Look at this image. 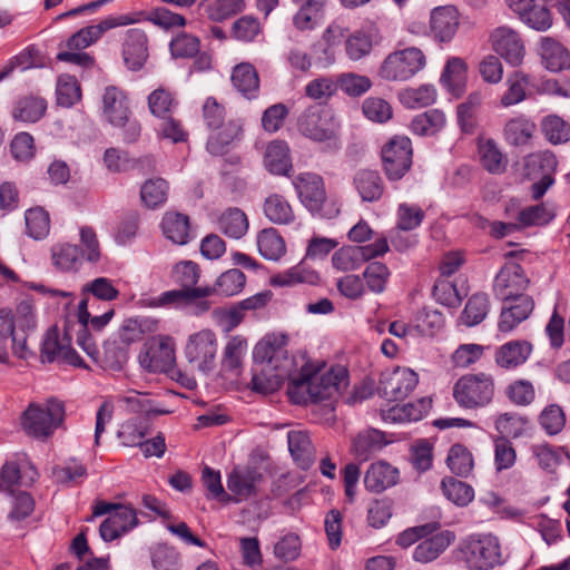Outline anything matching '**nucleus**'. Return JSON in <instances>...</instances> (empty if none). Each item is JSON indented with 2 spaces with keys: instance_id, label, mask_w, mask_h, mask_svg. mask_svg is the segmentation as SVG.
Listing matches in <instances>:
<instances>
[{
  "instance_id": "nucleus-10",
  "label": "nucleus",
  "mask_w": 570,
  "mask_h": 570,
  "mask_svg": "<svg viewBox=\"0 0 570 570\" xmlns=\"http://www.w3.org/2000/svg\"><path fill=\"white\" fill-rule=\"evenodd\" d=\"M383 168L389 179H401L412 165V144L405 136H394L382 148Z\"/></svg>"
},
{
  "instance_id": "nucleus-2",
  "label": "nucleus",
  "mask_w": 570,
  "mask_h": 570,
  "mask_svg": "<svg viewBox=\"0 0 570 570\" xmlns=\"http://www.w3.org/2000/svg\"><path fill=\"white\" fill-rule=\"evenodd\" d=\"M62 401L49 399L43 405L30 403L21 415L23 431L36 439L49 438L65 421Z\"/></svg>"
},
{
  "instance_id": "nucleus-22",
  "label": "nucleus",
  "mask_w": 570,
  "mask_h": 570,
  "mask_svg": "<svg viewBox=\"0 0 570 570\" xmlns=\"http://www.w3.org/2000/svg\"><path fill=\"white\" fill-rule=\"evenodd\" d=\"M248 342L242 335H233L226 342L220 361V371L224 375L237 379L244 368Z\"/></svg>"
},
{
  "instance_id": "nucleus-20",
  "label": "nucleus",
  "mask_w": 570,
  "mask_h": 570,
  "mask_svg": "<svg viewBox=\"0 0 570 570\" xmlns=\"http://www.w3.org/2000/svg\"><path fill=\"white\" fill-rule=\"evenodd\" d=\"M122 58L128 69L140 70L148 58V37L138 28L128 29L122 42Z\"/></svg>"
},
{
  "instance_id": "nucleus-60",
  "label": "nucleus",
  "mask_w": 570,
  "mask_h": 570,
  "mask_svg": "<svg viewBox=\"0 0 570 570\" xmlns=\"http://www.w3.org/2000/svg\"><path fill=\"white\" fill-rule=\"evenodd\" d=\"M216 282L218 295L229 297L243 291L246 284V276L240 269L232 268L222 273Z\"/></svg>"
},
{
  "instance_id": "nucleus-6",
  "label": "nucleus",
  "mask_w": 570,
  "mask_h": 570,
  "mask_svg": "<svg viewBox=\"0 0 570 570\" xmlns=\"http://www.w3.org/2000/svg\"><path fill=\"white\" fill-rule=\"evenodd\" d=\"M425 65L423 51L409 47L387 55L379 69V76L386 81H406L423 70Z\"/></svg>"
},
{
  "instance_id": "nucleus-5",
  "label": "nucleus",
  "mask_w": 570,
  "mask_h": 570,
  "mask_svg": "<svg viewBox=\"0 0 570 570\" xmlns=\"http://www.w3.org/2000/svg\"><path fill=\"white\" fill-rule=\"evenodd\" d=\"M295 188L302 204L314 215L333 218L340 208L327 198L323 178L314 173H302L295 179Z\"/></svg>"
},
{
  "instance_id": "nucleus-52",
  "label": "nucleus",
  "mask_w": 570,
  "mask_h": 570,
  "mask_svg": "<svg viewBox=\"0 0 570 570\" xmlns=\"http://www.w3.org/2000/svg\"><path fill=\"white\" fill-rule=\"evenodd\" d=\"M27 234L33 239H42L50 230L49 214L41 207L30 208L26 212Z\"/></svg>"
},
{
  "instance_id": "nucleus-17",
  "label": "nucleus",
  "mask_w": 570,
  "mask_h": 570,
  "mask_svg": "<svg viewBox=\"0 0 570 570\" xmlns=\"http://www.w3.org/2000/svg\"><path fill=\"white\" fill-rule=\"evenodd\" d=\"M509 8L520 20L537 31H546L552 26V17L544 3L537 0H507Z\"/></svg>"
},
{
  "instance_id": "nucleus-54",
  "label": "nucleus",
  "mask_w": 570,
  "mask_h": 570,
  "mask_svg": "<svg viewBox=\"0 0 570 570\" xmlns=\"http://www.w3.org/2000/svg\"><path fill=\"white\" fill-rule=\"evenodd\" d=\"M441 488L443 494L456 505L464 507L469 504L474 497L472 487L454 478L443 479Z\"/></svg>"
},
{
  "instance_id": "nucleus-29",
  "label": "nucleus",
  "mask_w": 570,
  "mask_h": 570,
  "mask_svg": "<svg viewBox=\"0 0 570 570\" xmlns=\"http://www.w3.org/2000/svg\"><path fill=\"white\" fill-rule=\"evenodd\" d=\"M452 531L445 530L421 541L413 551V559L421 563L435 560L454 541Z\"/></svg>"
},
{
  "instance_id": "nucleus-9",
  "label": "nucleus",
  "mask_w": 570,
  "mask_h": 570,
  "mask_svg": "<svg viewBox=\"0 0 570 570\" xmlns=\"http://www.w3.org/2000/svg\"><path fill=\"white\" fill-rule=\"evenodd\" d=\"M175 345L169 336L149 338L139 354V363L149 372L167 373L175 365Z\"/></svg>"
},
{
  "instance_id": "nucleus-58",
  "label": "nucleus",
  "mask_w": 570,
  "mask_h": 570,
  "mask_svg": "<svg viewBox=\"0 0 570 570\" xmlns=\"http://www.w3.org/2000/svg\"><path fill=\"white\" fill-rule=\"evenodd\" d=\"M245 0H214L206 7L212 21L220 22L245 10Z\"/></svg>"
},
{
  "instance_id": "nucleus-36",
  "label": "nucleus",
  "mask_w": 570,
  "mask_h": 570,
  "mask_svg": "<svg viewBox=\"0 0 570 570\" xmlns=\"http://www.w3.org/2000/svg\"><path fill=\"white\" fill-rule=\"evenodd\" d=\"M431 406L432 400L422 397L416 403L392 406L383 412V419L391 422L419 421L429 412Z\"/></svg>"
},
{
  "instance_id": "nucleus-51",
  "label": "nucleus",
  "mask_w": 570,
  "mask_h": 570,
  "mask_svg": "<svg viewBox=\"0 0 570 570\" xmlns=\"http://www.w3.org/2000/svg\"><path fill=\"white\" fill-rule=\"evenodd\" d=\"M168 183L163 178L146 180L140 189L142 203L148 208H156L166 203L168 197Z\"/></svg>"
},
{
  "instance_id": "nucleus-1",
  "label": "nucleus",
  "mask_w": 570,
  "mask_h": 570,
  "mask_svg": "<svg viewBox=\"0 0 570 570\" xmlns=\"http://www.w3.org/2000/svg\"><path fill=\"white\" fill-rule=\"evenodd\" d=\"M288 336L269 333L254 347L255 367L249 387L257 393L269 394L277 391L285 380H289L287 393L296 403H316L333 400L347 386V371L342 366L332 367L320 374L312 365L305 364L295 374V358L288 353Z\"/></svg>"
},
{
  "instance_id": "nucleus-45",
  "label": "nucleus",
  "mask_w": 570,
  "mask_h": 570,
  "mask_svg": "<svg viewBox=\"0 0 570 570\" xmlns=\"http://www.w3.org/2000/svg\"><path fill=\"white\" fill-rule=\"evenodd\" d=\"M47 102L40 97H23L19 99L13 108L14 120L23 122H36L45 115Z\"/></svg>"
},
{
  "instance_id": "nucleus-7",
  "label": "nucleus",
  "mask_w": 570,
  "mask_h": 570,
  "mask_svg": "<svg viewBox=\"0 0 570 570\" xmlns=\"http://www.w3.org/2000/svg\"><path fill=\"white\" fill-rule=\"evenodd\" d=\"M298 131L306 138L323 142L335 141L338 124L331 112L321 106H309L297 120Z\"/></svg>"
},
{
  "instance_id": "nucleus-32",
  "label": "nucleus",
  "mask_w": 570,
  "mask_h": 570,
  "mask_svg": "<svg viewBox=\"0 0 570 570\" xmlns=\"http://www.w3.org/2000/svg\"><path fill=\"white\" fill-rule=\"evenodd\" d=\"M232 83L247 99L256 98L259 91V77L255 67L249 62H240L233 69Z\"/></svg>"
},
{
  "instance_id": "nucleus-34",
  "label": "nucleus",
  "mask_w": 570,
  "mask_h": 570,
  "mask_svg": "<svg viewBox=\"0 0 570 570\" xmlns=\"http://www.w3.org/2000/svg\"><path fill=\"white\" fill-rule=\"evenodd\" d=\"M161 230L166 238L177 245H185L190 239V222L185 214L167 212L161 219Z\"/></svg>"
},
{
  "instance_id": "nucleus-41",
  "label": "nucleus",
  "mask_w": 570,
  "mask_h": 570,
  "mask_svg": "<svg viewBox=\"0 0 570 570\" xmlns=\"http://www.w3.org/2000/svg\"><path fill=\"white\" fill-rule=\"evenodd\" d=\"M265 216L274 224L288 225L295 220V214L287 199L278 194H273L265 199Z\"/></svg>"
},
{
  "instance_id": "nucleus-3",
  "label": "nucleus",
  "mask_w": 570,
  "mask_h": 570,
  "mask_svg": "<svg viewBox=\"0 0 570 570\" xmlns=\"http://www.w3.org/2000/svg\"><path fill=\"white\" fill-rule=\"evenodd\" d=\"M458 558L471 570H490L501 563L499 539L492 534H472L456 549Z\"/></svg>"
},
{
  "instance_id": "nucleus-57",
  "label": "nucleus",
  "mask_w": 570,
  "mask_h": 570,
  "mask_svg": "<svg viewBox=\"0 0 570 570\" xmlns=\"http://www.w3.org/2000/svg\"><path fill=\"white\" fill-rule=\"evenodd\" d=\"M174 58H194L200 51V40L194 35L179 32L169 43Z\"/></svg>"
},
{
  "instance_id": "nucleus-12",
  "label": "nucleus",
  "mask_w": 570,
  "mask_h": 570,
  "mask_svg": "<svg viewBox=\"0 0 570 570\" xmlns=\"http://www.w3.org/2000/svg\"><path fill=\"white\" fill-rule=\"evenodd\" d=\"M417 383L419 376L413 370L397 366L382 372L377 393L387 401H402Z\"/></svg>"
},
{
  "instance_id": "nucleus-64",
  "label": "nucleus",
  "mask_w": 570,
  "mask_h": 570,
  "mask_svg": "<svg viewBox=\"0 0 570 570\" xmlns=\"http://www.w3.org/2000/svg\"><path fill=\"white\" fill-rule=\"evenodd\" d=\"M179 553L171 547L160 544L151 553V562L156 570H179Z\"/></svg>"
},
{
  "instance_id": "nucleus-25",
  "label": "nucleus",
  "mask_w": 570,
  "mask_h": 570,
  "mask_svg": "<svg viewBox=\"0 0 570 570\" xmlns=\"http://www.w3.org/2000/svg\"><path fill=\"white\" fill-rule=\"evenodd\" d=\"M535 130V122L528 116L519 114L505 121L502 135L508 145L522 147L530 144Z\"/></svg>"
},
{
  "instance_id": "nucleus-39",
  "label": "nucleus",
  "mask_w": 570,
  "mask_h": 570,
  "mask_svg": "<svg viewBox=\"0 0 570 570\" xmlns=\"http://www.w3.org/2000/svg\"><path fill=\"white\" fill-rule=\"evenodd\" d=\"M46 66L45 57L35 46L23 49L18 55L10 58L1 71L8 78L13 71H26L32 68H42Z\"/></svg>"
},
{
  "instance_id": "nucleus-19",
  "label": "nucleus",
  "mask_w": 570,
  "mask_h": 570,
  "mask_svg": "<svg viewBox=\"0 0 570 570\" xmlns=\"http://www.w3.org/2000/svg\"><path fill=\"white\" fill-rule=\"evenodd\" d=\"M498 330L501 333L512 332L520 323L525 321L534 308V301L529 295H521L503 301Z\"/></svg>"
},
{
  "instance_id": "nucleus-16",
  "label": "nucleus",
  "mask_w": 570,
  "mask_h": 570,
  "mask_svg": "<svg viewBox=\"0 0 570 570\" xmlns=\"http://www.w3.org/2000/svg\"><path fill=\"white\" fill-rule=\"evenodd\" d=\"M493 50L511 66H519L523 61L524 45L520 35L509 28L499 27L491 33Z\"/></svg>"
},
{
  "instance_id": "nucleus-18",
  "label": "nucleus",
  "mask_w": 570,
  "mask_h": 570,
  "mask_svg": "<svg viewBox=\"0 0 570 570\" xmlns=\"http://www.w3.org/2000/svg\"><path fill=\"white\" fill-rule=\"evenodd\" d=\"M210 131L206 149L213 156H223L240 140L243 122L239 119H228L225 124Z\"/></svg>"
},
{
  "instance_id": "nucleus-61",
  "label": "nucleus",
  "mask_w": 570,
  "mask_h": 570,
  "mask_svg": "<svg viewBox=\"0 0 570 570\" xmlns=\"http://www.w3.org/2000/svg\"><path fill=\"white\" fill-rule=\"evenodd\" d=\"M337 89L340 88L351 97H358L370 90L372 81L368 77L353 72L342 73L337 78Z\"/></svg>"
},
{
  "instance_id": "nucleus-42",
  "label": "nucleus",
  "mask_w": 570,
  "mask_h": 570,
  "mask_svg": "<svg viewBox=\"0 0 570 570\" xmlns=\"http://www.w3.org/2000/svg\"><path fill=\"white\" fill-rule=\"evenodd\" d=\"M530 82L529 76L522 71H513L507 78V91L501 96L500 105L504 108L518 105L527 98L525 89Z\"/></svg>"
},
{
  "instance_id": "nucleus-48",
  "label": "nucleus",
  "mask_w": 570,
  "mask_h": 570,
  "mask_svg": "<svg viewBox=\"0 0 570 570\" xmlns=\"http://www.w3.org/2000/svg\"><path fill=\"white\" fill-rule=\"evenodd\" d=\"M490 311V299L485 293H475L466 302L460 316L462 323L466 326L480 324Z\"/></svg>"
},
{
  "instance_id": "nucleus-21",
  "label": "nucleus",
  "mask_w": 570,
  "mask_h": 570,
  "mask_svg": "<svg viewBox=\"0 0 570 570\" xmlns=\"http://www.w3.org/2000/svg\"><path fill=\"white\" fill-rule=\"evenodd\" d=\"M138 524L136 510L119 504L117 509L100 524L99 533L104 541L118 539Z\"/></svg>"
},
{
  "instance_id": "nucleus-56",
  "label": "nucleus",
  "mask_w": 570,
  "mask_h": 570,
  "mask_svg": "<svg viewBox=\"0 0 570 570\" xmlns=\"http://www.w3.org/2000/svg\"><path fill=\"white\" fill-rule=\"evenodd\" d=\"M446 463L450 470L460 476H468L474 465L472 454L461 444H454L451 446L446 458Z\"/></svg>"
},
{
  "instance_id": "nucleus-44",
  "label": "nucleus",
  "mask_w": 570,
  "mask_h": 570,
  "mask_svg": "<svg viewBox=\"0 0 570 570\" xmlns=\"http://www.w3.org/2000/svg\"><path fill=\"white\" fill-rule=\"evenodd\" d=\"M386 443L383 432L379 430H367L360 433L353 440L352 451L357 458L367 460L372 453L380 451Z\"/></svg>"
},
{
  "instance_id": "nucleus-28",
  "label": "nucleus",
  "mask_w": 570,
  "mask_h": 570,
  "mask_svg": "<svg viewBox=\"0 0 570 570\" xmlns=\"http://www.w3.org/2000/svg\"><path fill=\"white\" fill-rule=\"evenodd\" d=\"M399 470L387 462L377 461L372 463L364 475L366 490L375 493L383 492L397 483Z\"/></svg>"
},
{
  "instance_id": "nucleus-26",
  "label": "nucleus",
  "mask_w": 570,
  "mask_h": 570,
  "mask_svg": "<svg viewBox=\"0 0 570 570\" xmlns=\"http://www.w3.org/2000/svg\"><path fill=\"white\" fill-rule=\"evenodd\" d=\"M532 350V344L525 340L507 342L495 351V363L505 370L517 368L528 361Z\"/></svg>"
},
{
  "instance_id": "nucleus-47",
  "label": "nucleus",
  "mask_w": 570,
  "mask_h": 570,
  "mask_svg": "<svg viewBox=\"0 0 570 570\" xmlns=\"http://www.w3.org/2000/svg\"><path fill=\"white\" fill-rule=\"evenodd\" d=\"M445 125V116L439 109H430L417 116L411 121V130L419 136H433Z\"/></svg>"
},
{
  "instance_id": "nucleus-4",
  "label": "nucleus",
  "mask_w": 570,
  "mask_h": 570,
  "mask_svg": "<svg viewBox=\"0 0 570 570\" xmlns=\"http://www.w3.org/2000/svg\"><path fill=\"white\" fill-rule=\"evenodd\" d=\"M495 393L492 375L465 374L453 386V397L464 409H478L490 404Z\"/></svg>"
},
{
  "instance_id": "nucleus-49",
  "label": "nucleus",
  "mask_w": 570,
  "mask_h": 570,
  "mask_svg": "<svg viewBox=\"0 0 570 570\" xmlns=\"http://www.w3.org/2000/svg\"><path fill=\"white\" fill-rule=\"evenodd\" d=\"M466 65L458 57L448 60L441 76V80L448 89L456 97H460L464 90Z\"/></svg>"
},
{
  "instance_id": "nucleus-13",
  "label": "nucleus",
  "mask_w": 570,
  "mask_h": 570,
  "mask_svg": "<svg viewBox=\"0 0 570 570\" xmlns=\"http://www.w3.org/2000/svg\"><path fill=\"white\" fill-rule=\"evenodd\" d=\"M41 361L52 363L61 361L70 365L82 366V360L77 352L71 347V335L66 328L60 336L58 327H50L43 338L41 345Z\"/></svg>"
},
{
  "instance_id": "nucleus-37",
  "label": "nucleus",
  "mask_w": 570,
  "mask_h": 570,
  "mask_svg": "<svg viewBox=\"0 0 570 570\" xmlns=\"http://www.w3.org/2000/svg\"><path fill=\"white\" fill-rule=\"evenodd\" d=\"M261 479L262 474L255 469L234 470L228 476L227 487L240 500L247 499L255 492Z\"/></svg>"
},
{
  "instance_id": "nucleus-23",
  "label": "nucleus",
  "mask_w": 570,
  "mask_h": 570,
  "mask_svg": "<svg viewBox=\"0 0 570 570\" xmlns=\"http://www.w3.org/2000/svg\"><path fill=\"white\" fill-rule=\"evenodd\" d=\"M101 102L104 117L110 125L122 124L131 114L127 94L119 87H106Z\"/></svg>"
},
{
  "instance_id": "nucleus-62",
  "label": "nucleus",
  "mask_w": 570,
  "mask_h": 570,
  "mask_svg": "<svg viewBox=\"0 0 570 570\" xmlns=\"http://www.w3.org/2000/svg\"><path fill=\"white\" fill-rule=\"evenodd\" d=\"M508 399L515 405H530L535 399L533 384L528 380H515L511 382L505 390Z\"/></svg>"
},
{
  "instance_id": "nucleus-40",
  "label": "nucleus",
  "mask_w": 570,
  "mask_h": 570,
  "mask_svg": "<svg viewBox=\"0 0 570 570\" xmlns=\"http://www.w3.org/2000/svg\"><path fill=\"white\" fill-rule=\"evenodd\" d=\"M53 266L61 272H76L81 266V254L77 245L63 243L51 247Z\"/></svg>"
},
{
  "instance_id": "nucleus-63",
  "label": "nucleus",
  "mask_w": 570,
  "mask_h": 570,
  "mask_svg": "<svg viewBox=\"0 0 570 570\" xmlns=\"http://www.w3.org/2000/svg\"><path fill=\"white\" fill-rule=\"evenodd\" d=\"M432 294L436 302L448 307H458L462 301L455 284L444 277L436 279Z\"/></svg>"
},
{
  "instance_id": "nucleus-35",
  "label": "nucleus",
  "mask_w": 570,
  "mask_h": 570,
  "mask_svg": "<svg viewBox=\"0 0 570 570\" xmlns=\"http://www.w3.org/2000/svg\"><path fill=\"white\" fill-rule=\"evenodd\" d=\"M353 184L363 202H376L384 191L383 179L376 170H358L354 176Z\"/></svg>"
},
{
  "instance_id": "nucleus-15",
  "label": "nucleus",
  "mask_w": 570,
  "mask_h": 570,
  "mask_svg": "<svg viewBox=\"0 0 570 570\" xmlns=\"http://www.w3.org/2000/svg\"><path fill=\"white\" fill-rule=\"evenodd\" d=\"M11 342L12 352L19 358H28L32 353L27 345V336L14 330V321L9 309H0V363L9 360L8 345Z\"/></svg>"
},
{
  "instance_id": "nucleus-55",
  "label": "nucleus",
  "mask_w": 570,
  "mask_h": 570,
  "mask_svg": "<svg viewBox=\"0 0 570 570\" xmlns=\"http://www.w3.org/2000/svg\"><path fill=\"white\" fill-rule=\"evenodd\" d=\"M57 102L62 107H71L81 98V89L77 79L70 75H62L57 81Z\"/></svg>"
},
{
  "instance_id": "nucleus-27",
  "label": "nucleus",
  "mask_w": 570,
  "mask_h": 570,
  "mask_svg": "<svg viewBox=\"0 0 570 570\" xmlns=\"http://www.w3.org/2000/svg\"><path fill=\"white\" fill-rule=\"evenodd\" d=\"M539 55L543 66L558 72L570 68V52L558 40L551 37H543L540 40Z\"/></svg>"
},
{
  "instance_id": "nucleus-14",
  "label": "nucleus",
  "mask_w": 570,
  "mask_h": 570,
  "mask_svg": "<svg viewBox=\"0 0 570 570\" xmlns=\"http://www.w3.org/2000/svg\"><path fill=\"white\" fill-rule=\"evenodd\" d=\"M530 279L524 269L517 263H505L494 278L493 293L501 301L524 295Z\"/></svg>"
},
{
  "instance_id": "nucleus-43",
  "label": "nucleus",
  "mask_w": 570,
  "mask_h": 570,
  "mask_svg": "<svg viewBox=\"0 0 570 570\" xmlns=\"http://www.w3.org/2000/svg\"><path fill=\"white\" fill-rule=\"evenodd\" d=\"M257 247L263 257L271 261L279 259L286 252L283 237L275 228H265L257 236Z\"/></svg>"
},
{
  "instance_id": "nucleus-33",
  "label": "nucleus",
  "mask_w": 570,
  "mask_h": 570,
  "mask_svg": "<svg viewBox=\"0 0 570 570\" xmlns=\"http://www.w3.org/2000/svg\"><path fill=\"white\" fill-rule=\"evenodd\" d=\"M264 165L274 175L287 176L292 170L289 148L283 140L271 141L265 150Z\"/></svg>"
},
{
  "instance_id": "nucleus-31",
  "label": "nucleus",
  "mask_w": 570,
  "mask_h": 570,
  "mask_svg": "<svg viewBox=\"0 0 570 570\" xmlns=\"http://www.w3.org/2000/svg\"><path fill=\"white\" fill-rule=\"evenodd\" d=\"M478 155L481 166L490 174L500 175L507 170L508 158L492 138L478 140Z\"/></svg>"
},
{
  "instance_id": "nucleus-59",
  "label": "nucleus",
  "mask_w": 570,
  "mask_h": 570,
  "mask_svg": "<svg viewBox=\"0 0 570 570\" xmlns=\"http://www.w3.org/2000/svg\"><path fill=\"white\" fill-rule=\"evenodd\" d=\"M539 424L549 435L559 434L566 425V413L558 404L547 405L539 415Z\"/></svg>"
},
{
  "instance_id": "nucleus-53",
  "label": "nucleus",
  "mask_w": 570,
  "mask_h": 570,
  "mask_svg": "<svg viewBox=\"0 0 570 570\" xmlns=\"http://www.w3.org/2000/svg\"><path fill=\"white\" fill-rule=\"evenodd\" d=\"M556 216V212L548 204H539L523 208L518 216V222L523 227L542 226L549 224Z\"/></svg>"
},
{
  "instance_id": "nucleus-8",
  "label": "nucleus",
  "mask_w": 570,
  "mask_h": 570,
  "mask_svg": "<svg viewBox=\"0 0 570 570\" xmlns=\"http://www.w3.org/2000/svg\"><path fill=\"white\" fill-rule=\"evenodd\" d=\"M216 352L217 336L209 328L191 334L185 346L187 361L203 373H208L215 367Z\"/></svg>"
},
{
  "instance_id": "nucleus-30",
  "label": "nucleus",
  "mask_w": 570,
  "mask_h": 570,
  "mask_svg": "<svg viewBox=\"0 0 570 570\" xmlns=\"http://www.w3.org/2000/svg\"><path fill=\"white\" fill-rule=\"evenodd\" d=\"M288 450L295 463L303 470H308L315 461V449L305 431L287 433Z\"/></svg>"
},
{
  "instance_id": "nucleus-46",
  "label": "nucleus",
  "mask_w": 570,
  "mask_h": 570,
  "mask_svg": "<svg viewBox=\"0 0 570 570\" xmlns=\"http://www.w3.org/2000/svg\"><path fill=\"white\" fill-rule=\"evenodd\" d=\"M540 127L544 138L552 145L570 140V124L556 114L543 117Z\"/></svg>"
},
{
  "instance_id": "nucleus-11",
  "label": "nucleus",
  "mask_w": 570,
  "mask_h": 570,
  "mask_svg": "<svg viewBox=\"0 0 570 570\" xmlns=\"http://www.w3.org/2000/svg\"><path fill=\"white\" fill-rule=\"evenodd\" d=\"M145 16L144 12H136L131 14H119L116 17H107L98 24L85 27L73 33L67 41V47L70 50H81L95 43L101 36L116 27L128 26L137 23Z\"/></svg>"
},
{
  "instance_id": "nucleus-50",
  "label": "nucleus",
  "mask_w": 570,
  "mask_h": 570,
  "mask_svg": "<svg viewBox=\"0 0 570 570\" xmlns=\"http://www.w3.org/2000/svg\"><path fill=\"white\" fill-rule=\"evenodd\" d=\"M400 100L407 108H423L435 102L436 89L432 85L407 88L400 94Z\"/></svg>"
},
{
  "instance_id": "nucleus-38",
  "label": "nucleus",
  "mask_w": 570,
  "mask_h": 570,
  "mask_svg": "<svg viewBox=\"0 0 570 570\" xmlns=\"http://www.w3.org/2000/svg\"><path fill=\"white\" fill-rule=\"evenodd\" d=\"M248 226L246 214L237 207L226 209L218 218L219 230L234 239L242 238L247 233Z\"/></svg>"
},
{
  "instance_id": "nucleus-24",
  "label": "nucleus",
  "mask_w": 570,
  "mask_h": 570,
  "mask_svg": "<svg viewBox=\"0 0 570 570\" xmlns=\"http://www.w3.org/2000/svg\"><path fill=\"white\" fill-rule=\"evenodd\" d=\"M459 27V14L454 7H439L432 10L430 29L434 39L446 42L455 35Z\"/></svg>"
}]
</instances>
